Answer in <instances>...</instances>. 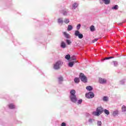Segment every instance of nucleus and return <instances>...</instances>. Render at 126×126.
<instances>
[{"mask_svg":"<svg viewBox=\"0 0 126 126\" xmlns=\"http://www.w3.org/2000/svg\"><path fill=\"white\" fill-rule=\"evenodd\" d=\"M79 77L81 81H82L83 82H84L85 83H86V82H87V77L85 76L84 74L80 73Z\"/></svg>","mask_w":126,"mask_h":126,"instance_id":"nucleus-4","label":"nucleus"},{"mask_svg":"<svg viewBox=\"0 0 126 126\" xmlns=\"http://www.w3.org/2000/svg\"><path fill=\"white\" fill-rule=\"evenodd\" d=\"M61 48L64 49V48H65L66 47V44H65V43H64V42L62 41L61 42Z\"/></svg>","mask_w":126,"mask_h":126,"instance_id":"nucleus-11","label":"nucleus"},{"mask_svg":"<svg viewBox=\"0 0 126 126\" xmlns=\"http://www.w3.org/2000/svg\"><path fill=\"white\" fill-rule=\"evenodd\" d=\"M63 78L62 77H60L59 78V81L61 82V81H63Z\"/></svg>","mask_w":126,"mask_h":126,"instance_id":"nucleus-32","label":"nucleus"},{"mask_svg":"<svg viewBox=\"0 0 126 126\" xmlns=\"http://www.w3.org/2000/svg\"><path fill=\"white\" fill-rule=\"evenodd\" d=\"M106 60H109V57L105 58V59H103V61H105Z\"/></svg>","mask_w":126,"mask_h":126,"instance_id":"nucleus-37","label":"nucleus"},{"mask_svg":"<svg viewBox=\"0 0 126 126\" xmlns=\"http://www.w3.org/2000/svg\"><path fill=\"white\" fill-rule=\"evenodd\" d=\"M113 63L114 66H117L118 65V62H117V61H114L113 62Z\"/></svg>","mask_w":126,"mask_h":126,"instance_id":"nucleus-28","label":"nucleus"},{"mask_svg":"<svg viewBox=\"0 0 126 126\" xmlns=\"http://www.w3.org/2000/svg\"><path fill=\"white\" fill-rule=\"evenodd\" d=\"M77 63V61H73V62H70L68 63V65L70 67H72V66H73V65L74 64V63Z\"/></svg>","mask_w":126,"mask_h":126,"instance_id":"nucleus-8","label":"nucleus"},{"mask_svg":"<svg viewBox=\"0 0 126 126\" xmlns=\"http://www.w3.org/2000/svg\"><path fill=\"white\" fill-rule=\"evenodd\" d=\"M119 114V111L118 110H116L115 111H114L113 113V116H117Z\"/></svg>","mask_w":126,"mask_h":126,"instance_id":"nucleus-19","label":"nucleus"},{"mask_svg":"<svg viewBox=\"0 0 126 126\" xmlns=\"http://www.w3.org/2000/svg\"><path fill=\"white\" fill-rule=\"evenodd\" d=\"M74 81L75 82V83H78L79 82V78H75L74 80Z\"/></svg>","mask_w":126,"mask_h":126,"instance_id":"nucleus-23","label":"nucleus"},{"mask_svg":"<svg viewBox=\"0 0 126 126\" xmlns=\"http://www.w3.org/2000/svg\"><path fill=\"white\" fill-rule=\"evenodd\" d=\"M70 61H73V62H75V61H76V58H75V57L72 56L70 58Z\"/></svg>","mask_w":126,"mask_h":126,"instance_id":"nucleus-22","label":"nucleus"},{"mask_svg":"<svg viewBox=\"0 0 126 126\" xmlns=\"http://www.w3.org/2000/svg\"><path fill=\"white\" fill-rule=\"evenodd\" d=\"M8 107L9 108V109H15V105H14L13 104L11 103L10 104L8 105Z\"/></svg>","mask_w":126,"mask_h":126,"instance_id":"nucleus-12","label":"nucleus"},{"mask_svg":"<svg viewBox=\"0 0 126 126\" xmlns=\"http://www.w3.org/2000/svg\"><path fill=\"white\" fill-rule=\"evenodd\" d=\"M118 8H119V6H118L117 5H115V6L112 8L113 9H116V10L118 9Z\"/></svg>","mask_w":126,"mask_h":126,"instance_id":"nucleus-29","label":"nucleus"},{"mask_svg":"<svg viewBox=\"0 0 126 126\" xmlns=\"http://www.w3.org/2000/svg\"><path fill=\"white\" fill-rule=\"evenodd\" d=\"M99 83H100V84H106V83H107V80H106V79L100 78L99 80Z\"/></svg>","mask_w":126,"mask_h":126,"instance_id":"nucleus-7","label":"nucleus"},{"mask_svg":"<svg viewBox=\"0 0 126 126\" xmlns=\"http://www.w3.org/2000/svg\"><path fill=\"white\" fill-rule=\"evenodd\" d=\"M102 1L105 3V4H109L110 2H111V0H101Z\"/></svg>","mask_w":126,"mask_h":126,"instance_id":"nucleus-10","label":"nucleus"},{"mask_svg":"<svg viewBox=\"0 0 126 126\" xmlns=\"http://www.w3.org/2000/svg\"><path fill=\"white\" fill-rule=\"evenodd\" d=\"M64 23H65V24H67L68 23H69V19H65L64 20Z\"/></svg>","mask_w":126,"mask_h":126,"instance_id":"nucleus-25","label":"nucleus"},{"mask_svg":"<svg viewBox=\"0 0 126 126\" xmlns=\"http://www.w3.org/2000/svg\"><path fill=\"white\" fill-rule=\"evenodd\" d=\"M66 126V125H65V123H63L61 125V126Z\"/></svg>","mask_w":126,"mask_h":126,"instance_id":"nucleus-35","label":"nucleus"},{"mask_svg":"<svg viewBox=\"0 0 126 126\" xmlns=\"http://www.w3.org/2000/svg\"><path fill=\"white\" fill-rule=\"evenodd\" d=\"M70 99L72 102L75 103L77 101L76 98V95H75V91L74 90H72L70 92Z\"/></svg>","mask_w":126,"mask_h":126,"instance_id":"nucleus-1","label":"nucleus"},{"mask_svg":"<svg viewBox=\"0 0 126 126\" xmlns=\"http://www.w3.org/2000/svg\"><path fill=\"white\" fill-rule=\"evenodd\" d=\"M81 103H82V99H80L78 100V104H81Z\"/></svg>","mask_w":126,"mask_h":126,"instance_id":"nucleus-33","label":"nucleus"},{"mask_svg":"<svg viewBox=\"0 0 126 126\" xmlns=\"http://www.w3.org/2000/svg\"><path fill=\"white\" fill-rule=\"evenodd\" d=\"M122 111L123 112H126V107L125 105H123L122 107Z\"/></svg>","mask_w":126,"mask_h":126,"instance_id":"nucleus-24","label":"nucleus"},{"mask_svg":"<svg viewBox=\"0 0 126 126\" xmlns=\"http://www.w3.org/2000/svg\"><path fill=\"white\" fill-rule=\"evenodd\" d=\"M109 58V59L110 60V59H114V57H108Z\"/></svg>","mask_w":126,"mask_h":126,"instance_id":"nucleus-38","label":"nucleus"},{"mask_svg":"<svg viewBox=\"0 0 126 126\" xmlns=\"http://www.w3.org/2000/svg\"><path fill=\"white\" fill-rule=\"evenodd\" d=\"M97 126H102V122L101 121H98Z\"/></svg>","mask_w":126,"mask_h":126,"instance_id":"nucleus-30","label":"nucleus"},{"mask_svg":"<svg viewBox=\"0 0 126 126\" xmlns=\"http://www.w3.org/2000/svg\"><path fill=\"white\" fill-rule=\"evenodd\" d=\"M86 98H88V99H91V98H94V93L90 92L89 93L86 94Z\"/></svg>","mask_w":126,"mask_h":126,"instance_id":"nucleus-6","label":"nucleus"},{"mask_svg":"<svg viewBox=\"0 0 126 126\" xmlns=\"http://www.w3.org/2000/svg\"><path fill=\"white\" fill-rule=\"evenodd\" d=\"M86 89L87 90H88V91H92V90H93V88H92V87L90 86H88L87 87H86Z\"/></svg>","mask_w":126,"mask_h":126,"instance_id":"nucleus-13","label":"nucleus"},{"mask_svg":"<svg viewBox=\"0 0 126 126\" xmlns=\"http://www.w3.org/2000/svg\"><path fill=\"white\" fill-rule=\"evenodd\" d=\"M71 30H72V26L69 25L68 26L67 31H71Z\"/></svg>","mask_w":126,"mask_h":126,"instance_id":"nucleus-16","label":"nucleus"},{"mask_svg":"<svg viewBox=\"0 0 126 126\" xmlns=\"http://www.w3.org/2000/svg\"><path fill=\"white\" fill-rule=\"evenodd\" d=\"M75 35H76V37H78L79 39H82V38H83V34L80 33L79 31H75Z\"/></svg>","mask_w":126,"mask_h":126,"instance_id":"nucleus-5","label":"nucleus"},{"mask_svg":"<svg viewBox=\"0 0 126 126\" xmlns=\"http://www.w3.org/2000/svg\"><path fill=\"white\" fill-rule=\"evenodd\" d=\"M58 23H60L61 24H63V19L60 18L58 19Z\"/></svg>","mask_w":126,"mask_h":126,"instance_id":"nucleus-14","label":"nucleus"},{"mask_svg":"<svg viewBox=\"0 0 126 126\" xmlns=\"http://www.w3.org/2000/svg\"><path fill=\"white\" fill-rule=\"evenodd\" d=\"M66 43L67 44V45H71V41H70L69 39H66Z\"/></svg>","mask_w":126,"mask_h":126,"instance_id":"nucleus-21","label":"nucleus"},{"mask_svg":"<svg viewBox=\"0 0 126 126\" xmlns=\"http://www.w3.org/2000/svg\"><path fill=\"white\" fill-rule=\"evenodd\" d=\"M61 12L63 13V15H67V12H66L65 10H63Z\"/></svg>","mask_w":126,"mask_h":126,"instance_id":"nucleus-15","label":"nucleus"},{"mask_svg":"<svg viewBox=\"0 0 126 126\" xmlns=\"http://www.w3.org/2000/svg\"><path fill=\"white\" fill-rule=\"evenodd\" d=\"M104 114H106V115H107V116H109L110 115V112H109V110L107 109L104 110Z\"/></svg>","mask_w":126,"mask_h":126,"instance_id":"nucleus-17","label":"nucleus"},{"mask_svg":"<svg viewBox=\"0 0 126 126\" xmlns=\"http://www.w3.org/2000/svg\"><path fill=\"white\" fill-rule=\"evenodd\" d=\"M90 30L91 31H92V32H93V31H95V27L94 26H92L90 27Z\"/></svg>","mask_w":126,"mask_h":126,"instance_id":"nucleus-20","label":"nucleus"},{"mask_svg":"<svg viewBox=\"0 0 126 126\" xmlns=\"http://www.w3.org/2000/svg\"><path fill=\"white\" fill-rule=\"evenodd\" d=\"M97 41H98V39L95 38V39H94V40L92 41V43H94V42H97Z\"/></svg>","mask_w":126,"mask_h":126,"instance_id":"nucleus-34","label":"nucleus"},{"mask_svg":"<svg viewBox=\"0 0 126 126\" xmlns=\"http://www.w3.org/2000/svg\"><path fill=\"white\" fill-rule=\"evenodd\" d=\"M65 59H66V60H69L70 59V55H69V54L66 55L65 56Z\"/></svg>","mask_w":126,"mask_h":126,"instance_id":"nucleus-26","label":"nucleus"},{"mask_svg":"<svg viewBox=\"0 0 126 126\" xmlns=\"http://www.w3.org/2000/svg\"><path fill=\"white\" fill-rule=\"evenodd\" d=\"M62 65H63V62L61 61H58L55 64H54V69L57 70L60 69Z\"/></svg>","mask_w":126,"mask_h":126,"instance_id":"nucleus-3","label":"nucleus"},{"mask_svg":"<svg viewBox=\"0 0 126 126\" xmlns=\"http://www.w3.org/2000/svg\"><path fill=\"white\" fill-rule=\"evenodd\" d=\"M93 121V120L92 119H89V123H92Z\"/></svg>","mask_w":126,"mask_h":126,"instance_id":"nucleus-36","label":"nucleus"},{"mask_svg":"<svg viewBox=\"0 0 126 126\" xmlns=\"http://www.w3.org/2000/svg\"><path fill=\"white\" fill-rule=\"evenodd\" d=\"M77 6H78V4L77 3H74L73 4V7L74 9H75L76 8V7H77Z\"/></svg>","mask_w":126,"mask_h":126,"instance_id":"nucleus-18","label":"nucleus"},{"mask_svg":"<svg viewBox=\"0 0 126 126\" xmlns=\"http://www.w3.org/2000/svg\"><path fill=\"white\" fill-rule=\"evenodd\" d=\"M103 100L105 102H107V101H108V97L104 96L103 98Z\"/></svg>","mask_w":126,"mask_h":126,"instance_id":"nucleus-27","label":"nucleus"},{"mask_svg":"<svg viewBox=\"0 0 126 126\" xmlns=\"http://www.w3.org/2000/svg\"><path fill=\"white\" fill-rule=\"evenodd\" d=\"M96 112H94L93 113V115L94 116H100L102 113H103V111H104V109L102 108L101 106L98 107L96 108Z\"/></svg>","mask_w":126,"mask_h":126,"instance_id":"nucleus-2","label":"nucleus"},{"mask_svg":"<svg viewBox=\"0 0 126 126\" xmlns=\"http://www.w3.org/2000/svg\"><path fill=\"white\" fill-rule=\"evenodd\" d=\"M80 26H81L80 24H79L77 26V30H79V29H80Z\"/></svg>","mask_w":126,"mask_h":126,"instance_id":"nucleus-31","label":"nucleus"},{"mask_svg":"<svg viewBox=\"0 0 126 126\" xmlns=\"http://www.w3.org/2000/svg\"><path fill=\"white\" fill-rule=\"evenodd\" d=\"M63 34L65 36V38H66L67 39H69V38H70V35H69V34L67 33L66 32H63Z\"/></svg>","mask_w":126,"mask_h":126,"instance_id":"nucleus-9","label":"nucleus"}]
</instances>
